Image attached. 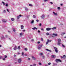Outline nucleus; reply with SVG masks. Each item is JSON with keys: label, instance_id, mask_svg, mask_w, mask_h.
Here are the masks:
<instances>
[{"label": "nucleus", "instance_id": "1", "mask_svg": "<svg viewBox=\"0 0 66 66\" xmlns=\"http://www.w3.org/2000/svg\"><path fill=\"white\" fill-rule=\"evenodd\" d=\"M58 45H61V39H59L58 40Z\"/></svg>", "mask_w": 66, "mask_h": 66}, {"label": "nucleus", "instance_id": "2", "mask_svg": "<svg viewBox=\"0 0 66 66\" xmlns=\"http://www.w3.org/2000/svg\"><path fill=\"white\" fill-rule=\"evenodd\" d=\"M52 40H49V39H47V41L46 43V45H47L48 43H49V42H51Z\"/></svg>", "mask_w": 66, "mask_h": 66}, {"label": "nucleus", "instance_id": "3", "mask_svg": "<svg viewBox=\"0 0 66 66\" xmlns=\"http://www.w3.org/2000/svg\"><path fill=\"white\" fill-rule=\"evenodd\" d=\"M22 60H21V59H18V62L20 64L21 63V61Z\"/></svg>", "mask_w": 66, "mask_h": 66}, {"label": "nucleus", "instance_id": "4", "mask_svg": "<svg viewBox=\"0 0 66 66\" xmlns=\"http://www.w3.org/2000/svg\"><path fill=\"white\" fill-rule=\"evenodd\" d=\"M55 61L56 63H58V61L60 62H61V61L60 59H56V60Z\"/></svg>", "mask_w": 66, "mask_h": 66}, {"label": "nucleus", "instance_id": "5", "mask_svg": "<svg viewBox=\"0 0 66 66\" xmlns=\"http://www.w3.org/2000/svg\"><path fill=\"white\" fill-rule=\"evenodd\" d=\"M54 49L55 50V52L56 53L58 52V51L57 50V48L56 47H54Z\"/></svg>", "mask_w": 66, "mask_h": 66}, {"label": "nucleus", "instance_id": "6", "mask_svg": "<svg viewBox=\"0 0 66 66\" xmlns=\"http://www.w3.org/2000/svg\"><path fill=\"white\" fill-rule=\"evenodd\" d=\"M21 15L20 14L19 15V16H17V19H19L20 18V17H21Z\"/></svg>", "mask_w": 66, "mask_h": 66}, {"label": "nucleus", "instance_id": "7", "mask_svg": "<svg viewBox=\"0 0 66 66\" xmlns=\"http://www.w3.org/2000/svg\"><path fill=\"white\" fill-rule=\"evenodd\" d=\"M45 14H43L42 16H41V18L42 19H44L45 18Z\"/></svg>", "mask_w": 66, "mask_h": 66}, {"label": "nucleus", "instance_id": "8", "mask_svg": "<svg viewBox=\"0 0 66 66\" xmlns=\"http://www.w3.org/2000/svg\"><path fill=\"white\" fill-rule=\"evenodd\" d=\"M51 28H46V31H50L51 30Z\"/></svg>", "mask_w": 66, "mask_h": 66}, {"label": "nucleus", "instance_id": "9", "mask_svg": "<svg viewBox=\"0 0 66 66\" xmlns=\"http://www.w3.org/2000/svg\"><path fill=\"white\" fill-rule=\"evenodd\" d=\"M32 58L33 60H34V61L36 60V59L35 57H34V56H32Z\"/></svg>", "mask_w": 66, "mask_h": 66}, {"label": "nucleus", "instance_id": "10", "mask_svg": "<svg viewBox=\"0 0 66 66\" xmlns=\"http://www.w3.org/2000/svg\"><path fill=\"white\" fill-rule=\"evenodd\" d=\"M2 21L3 22H6V20H5V19H3L2 20Z\"/></svg>", "mask_w": 66, "mask_h": 66}, {"label": "nucleus", "instance_id": "11", "mask_svg": "<svg viewBox=\"0 0 66 66\" xmlns=\"http://www.w3.org/2000/svg\"><path fill=\"white\" fill-rule=\"evenodd\" d=\"M25 10L26 12H27L28 11V9L27 7H25Z\"/></svg>", "mask_w": 66, "mask_h": 66}, {"label": "nucleus", "instance_id": "12", "mask_svg": "<svg viewBox=\"0 0 66 66\" xmlns=\"http://www.w3.org/2000/svg\"><path fill=\"white\" fill-rule=\"evenodd\" d=\"M53 13L54 15H55V16H57V14L56 13H55L54 12H53Z\"/></svg>", "mask_w": 66, "mask_h": 66}, {"label": "nucleus", "instance_id": "13", "mask_svg": "<svg viewBox=\"0 0 66 66\" xmlns=\"http://www.w3.org/2000/svg\"><path fill=\"white\" fill-rule=\"evenodd\" d=\"M51 57L52 58H53V59H54L55 57V56L53 55Z\"/></svg>", "mask_w": 66, "mask_h": 66}, {"label": "nucleus", "instance_id": "14", "mask_svg": "<svg viewBox=\"0 0 66 66\" xmlns=\"http://www.w3.org/2000/svg\"><path fill=\"white\" fill-rule=\"evenodd\" d=\"M1 38L2 39H4V37L3 36H1Z\"/></svg>", "mask_w": 66, "mask_h": 66}, {"label": "nucleus", "instance_id": "15", "mask_svg": "<svg viewBox=\"0 0 66 66\" xmlns=\"http://www.w3.org/2000/svg\"><path fill=\"white\" fill-rule=\"evenodd\" d=\"M21 29H23L24 28V27L23 26V25H21Z\"/></svg>", "mask_w": 66, "mask_h": 66}, {"label": "nucleus", "instance_id": "16", "mask_svg": "<svg viewBox=\"0 0 66 66\" xmlns=\"http://www.w3.org/2000/svg\"><path fill=\"white\" fill-rule=\"evenodd\" d=\"M46 51H49V52H52V51H51V50H48V49H46Z\"/></svg>", "mask_w": 66, "mask_h": 66}, {"label": "nucleus", "instance_id": "17", "mask_svg": "<svg viewBox=\"0 0 66 66\" xmlns=\"http://www.w3.org/2000/svg\"><path fill=\"white\" fill-rule=\"evenodd\" d=\"M53 35H54L55 36H57V34H53Z\"/></svg>", "mask_w": 66, "mask_h": 66}, {"label": "nucleus", "instance_id": "18", "mask_svg": "<svg viewBox=\"0 0 66 66\" xmlns=\"http://www.w3.org/2000/svg\"><path fill=\"white\" fill-rule=\"evenodd\" d=\"M32 30H37V28L34 27V28H32Z\"/></svg>", "mask_w": 66, "mask_h": 66}, {"label": "nucleus", "instance_id": "19", "mask_svg": "<svg viewBox=\"0 0 66 66\" xmlns=\"http://www.w3.org/2000/svg\"><path fill=\"white\" fill-rule=\"evenodd\" d=\"M56 27H53L51 28L52 30H55V29H56Z\"/></svg>", "mask_w": 66, "mask_h": 66}, {"label": "nucleus", "instance_id": "20", "mask_svg": "<svg viewBox=\"0 0 66 66\" xmlns=\"http://www.w3.org/2000/svg\"><path fill=\"white\" fill-rule=\"evenodd\" d=\"M17 49V46H15V47H14L13 48L14 50H15Z\"/></svg>", "mask_w": 66, "mask_h": 66}, {"label": "nucleus", "instance_id": "21", "mask_svg": "<svg viewBox=\"0 0 66 66\" xmlns=\"http://www.w3.org/2000/svg\"><path fill=\"white\" fill-rule=\"evenodd\" d=\"M64 34H65V33L63 32H62L61 33V35H64Z\"/></svg>", "mask_w": 66, "mask_h": 66}, {"label": "nucleus", "instance_id": "22", "mask_svg": "<svg viewBox=\"0 0 66 66\" xmlns=\"http://www.w3.org/2000/svg\"><path fill=\"white\" fill-rule=\"evenodd\" d=\"M63 59H65L66 58V55H64L63 56Z\"/></svg>", "mask_w": 66, "mask_h": 66}, {"label": "nucleus", "instance_id": "23", "mask_svg": "<svg viewBox=\"0 0 66 66\" xmlns=\"http://www.w3.org/2000/svg\"><path fill=\"white\" fill-rule=\"evenodd\" d=\"M34 20H32L31 22V23H34Z\"/></svg>", "mask_w": 66, "mask_h": 66}, {"label": "nucleus", "instance_id": "24", "mask_svg": "<svg viewBox=\"0 0 66 66\" xmlns=\"http://www.w3.org/2000/svg\"><path fill=\"white\" fill-rule=\"evenodd\" d=\"M40 55H43V53H41L39 54Z\"/></svg>", "mask_w": 66, "mask_h": 66}, {"label": "nucleus", "instance_id": "25", "mask_svg": "<svg viewBox=\"0 0 66 66\" xmlns=\"http://www.w3.org/2000/svg\"><path fill=\"white\" fill-rule=\"evenodd\" d=\"M42 46H43V45H40L39 46V47H40V48H42Z\"/></svg>", "mask_w": 66, "mask_h": 66}, {"label": "nucleus", "instance_id": "26", "mask_svg": "<svg viewBox=\"0 0 66 66\" xmlns=\"http://www.w3.org/2000/svg\"><path fill=\"white\" fill-rule=\"evenodd\" d=\"M14 20H15V19H14V18H12L11 19V20H12V21H14Z\"/></svg>", "mask_w": 66, "mask_h": 66}, {"label": "nucleus", "instance_id": "27", "mask_svg": "<svg viewBox=\"0 0 66 66\" xmlns=\"http://www.w3.org/2000/svg\"><path fill=\"white\" fill-rule=\"evenodd\" d=\"M2 3H3V5L4 6L5 5V3H4V2H2Z\"/></svg>", "mask_w": 66, "mask_h": 66}, {"label": "nucleus", "instance_id": "28", "mask_svg": "<svg viewBox=\"0 0 66 66\" xmlns=\"http://www.w3.org/2000/svg\"><path fill=\"white\" fill-rule=\"evenodd\" d=\"M38 64H39V65H42V64L40 62Z\"/></svg>", "mask_w": 66, "mask_h": 66}, {"label": "nucleus", "instance_id": "29", "mask_svg": "<svg viewBox=\"0 0 66 66\" xmlns=\"http://www.w3.org/2000/svg\"><path fill=\"white\" fill-rule=\"evenodd\" d=\"M38 49H39V50H40V47L39 46H38Z\"/></svg>", "mask_w": 66, "mask_h": 66}, {"label": "nucleus", "instance_id": "30", "mask_svg": "<svg viewBox=\"0 0 66 66\" xmlns=\"http://www.w3.org/2000/svg\"><path fill=\"white\" fill-rule=\"evenodd\" d=\"M46 35H50V34H49V33L47 32V33H46Z\"/></svg>", "mask_w": 66, "mask_h": 66}, {"label": "nucleus", "instance_id": "31", "mask_svg": "<svg viewBox=\"0 0 66 66\" xmlns=\"http://www.w3.org/2000/svg\"><path fill=\"white\" fill-rule=\"evenodd\" d=\"M7 56H6V55L4 56V57L5 58V59H6V58H7Z\"/></svg>", "mask_w": 66, "mask_h": 66}, {"label": "nucleus", "instance_id": "32", "mask_svg": "<svg viewBox=\"0 0 66 66\" xmlns=\"http://www.w3.org/2000/svg\"><path fill=\"white\" fill-rule=\"evenodd\" d=\"M33 18H36V16L35 15H34L33 16Z\"/></svg>", "mask_w": 66, "mask_h": 66}, {"label": "nucleus", "instance_id": "33", "mask_svg": "<svg viewBox=\"0 0 66 66\" xmlns=\"http://www.w3.org/2000/svg\"><path fill=\"white\" fill-rule=\"evenodd\" d=\"M41 40L42 41V42L44 41V39H43V38H41Z\"/></svg>", "mask_w": 66, "mask_h": 66}, {"label": "nucleus", "instance_id": "34", "mask_svg": "<svg viewBox=\"0 0 66 66\" xmlns=\"http://www.w3.org/2000/svg\"><path fill=\"white\" fill-rule=\"evenodd\" d=\"M3 13H6V11H5V10H4L3 11Z\"/></svg>", "mask_w": 66, "mask_h": 66}, {"label": "nucleus", "instance_id": "35", "mask_svg": "<svg viewBox=\"0 0 66 66\" xmlns=\"http://www.w3.org/2000/svg\"><path fill=\"white\" fill-rule=\"evenodd\" d=\"M48 65H51V62L49 63L48 64Z\"/></svg>", "mask_w": 66, "mask_h": 66}, {"label": "nucleus", "instance_id": "36", "mask_svg": "<svg viewBox=\"0 0 66 66\" xmlns=\"http://www.w3.org/2000/svg\"><path fill=\"white\" fill-rule=\"evenodd\" d=\"M29 5L30 6H32V5L31 4H29Z\"/></svg>", "mask_w": 66, "mask_h": 66}, {"label": "nucleus", "instance_id": "37", "mask_svg": "<svg viewBox=\"0 0 66 66\" xmlns=\"http://www.w3.org/2000/svg\"><path fill=\"white\" fill-rule=\"evenodd\" d=\"M2 58H3L2 56H0V59H2Z\"/></svg>", "mask_w": 66, "mask_h": 66}, {"label": "nucleus", "instance_id": "38", "mask_svg": "<svg viewBox=\"0 0 66 66\" xmlns=\"http://www.w3.org/2000/svg\"><path fill=\"white\" fill-rule=\"evenodd\" d=\"M5 6H6L7 7V6H8V4H6Z\"/></svg>", "mask_w": 66, "mask_h": 66}, {"label": "nucleus", "instance_id": "39", "mask_svg": "<svg viewBox=\"0 0 66 66\" xmlns=\"http://www.w3.org/2000/svg\"><path fill=\"white\" fill-rule=\"evenodd\" d=\"M24 50H26V51H27V50H28V49L27 48H25L24 49Z\"/></svg>", "mask_w": 66, "mask_h": 66}, {"label": "nucleus", "instance_id": "40", "mask_svg": "<svg viewBox=\"0 0 66 66\" xmlns=\"http://www.w3.org/2000/svg\"><path fill=\"white\" fill-rule=\"evenodd\" d=\"M62 47H63V48H65V46H64V45H63L62 44Z\"/></svg>", "mask_w": 66, "mask_h": 66}, {"label": "nucleus", "instance_id": "41", "mask_svg": "<svg viewBox=\"0 0 66 66\" xmlns=\"http://www.w3.org/2000/svg\"><path fill=\"white\" fill-rule=\"evenodd\" d=\"M13 31L14 32H15V29L14 28H13Z\"/></svg>", "mask_w": 66, "mask_h": 66}, {"label": "nucleus", "instance_id": "42", "mask_svg": "<svg viewBox=\"0 0 66 66\" xmlns=\"http://www.w3.org/2000/svg\"><path fill=\"white\" fill-rule=\"evenodd\" d=\"M18 48L19 50H20V46H18Z\"/></svg>", "mask_w": 66, "mask_h": 66}, {"label": "nucleus", "instance_id": "43", "mask_svg": "<svg viewBox=\"0 0 66 66\" xmlns=\"http://www.w3.org/2000/svg\"><path fill=\"white\" fill-rule=\"evenodd\" d=\"M24 54V53H23V52H22V55H23Z\"/></svg>", "mask_w": 66, "mask_h": 66}, {"label": "nucleus", "instance_id": "44", "mask_svg": "<svg viewBox=\"0 0 66 66\" xmlns=\"http://www.w3.org/2000/svg\"><path fill=\"white\" fill-rule=\"evenodd\" d=\"M42 58H43V59H45V56H42Z\"/></svg>", "mask_w": 66, "mask_h": 66}, {"label": "nucleus", "instance_id": "45", "mask_svg": "<svg viewBox=\"0 0 66 66\" xmlns=\"http://www.w3.org/2000/svg\"><path fill=\"white\" fill-rule=\"evenodd\" d=\"M30 60H31V59L30 58H28V60L29 61H30Z\"/></svg>", "mask_w": 66, "mask_h": 66}, {"label": "nucleus", "instance_id": "46", "mask_svg": "<svg viewBox=\"0 0 66 66\" xmlns=\"http://www.w3.org/2000/svg\"><path fill=\"white\" fill-rule=\"evenodd\" d=\"M44 2H46V1H48V0H44Z\"/></svg>", "mask_w": 66, "mask_h": 66}, {"label": "nucleus", "instance_id": "47", "mask_svg": "<svg viewBox=\"0 0 66 66\" xmlns=\"http://www.w3.org/2000/svg\"><path fill=\"white\" fill-rule=\"evenodd\" d=\"M7 12H10V11H9V10L8 9H7Z\"/></svg>", "mask_w": 66, "mask_h": 66}, {"label": "nucleus", "instance_id": "48", "mask_svg": "<svg viewBox=\"0 0 66 66\" xmlns=\"http://www.w3.org/2000/svg\"><path fill=\"white\" fill-rule=\"evenodd\" d=\"M57 9L58 10H60V7H58Z\"/></svg>", "mask_w": 66, "mask_h": 66}, {"label": "nucleus", "instance_id": "49", "mask_svg": "<svg viewBox=\"0 0 66 66\" xmlns=\"http://www.w3.org/2000/svg\"><path fill=\"white\" fill-rule=\"evenodd\" d=\"M41 30H42V31H44V29L43 28H42L41 29Z\"/></svg>", "mask_w": 66, "mask_h": 66}, {"label": "nucleus", "instance_id": "50", "mask_svg": "<svg viewBox=\"0 0 66 66\" xmlns=\"http://www.w3.org/2000/svg\"><path fill=\"white\" fill-rule=\"evenodd\" d=\"M33 65L34 66H36V64H34Z\"/></svg>", "mask_w": 66, "mask_h": 66}, {"label": "nucleus", "instance_id": "51", "mask_svg": "<svg viewBox=\"0 0 66 66\" xmlns=\"http://www.w3.org/2000/svg\"><path fill=\"white\" fill-rule=\"evenodd\" d=\"M36 21L37 22H38V21H39V20H36Z\"/></svg>", "mask_w": 66, "mask_h": 66}, {"label": "nucleus", "instance_id": "52", "mask_svg": "<svg viewBox=\"0 0 66 66\" xmlns=\"http://www.w3.org/2000/svg\"><path fill=\"white\" fill-rule=\"evenodd\" d=\"M54 65H57V64L56 63L54 64Z\"/></svg>", "mask_w": 66, "mask_h": 66}, {"label": "nucleus", "instance_id": "53", "mask_svg": "<svg viewBox=\"0 0 66 66\" xmlns=\"http://www.w3.org/2000/svg\"><path fill=\"white\" fill-rule=\"evenodd\" d=\"M3 59L4 61H5V58H3Z\"/></svg>", "mask_w": 66, "mask_h": 66}, {"label": "nucleus", "instance_id": "54", "mask_svg": "<svg viewBox=\"0 0 66 66\" xmlns=\"http://www.w3.org/2000/svg\"><path fill=\"white\" fill-rule=\"evenodd\" d=\"M38 32L39 33H40V31L38 30Z\"/></svg>", "mask_w": 66, "mask_h": 66}, {"label": "nucleus", "instance_id": "55", "mask_svg": "<svg viewBox=\"0 0 66 66\" xmlns=\"http://www.w3.org/2000/svg\"><path fill=\"white\" fill-rule=\"evenodd\" d=\"M22 33H20V36L22 35Z\"/></svg>", "mask_w": 66, "mask_h": 66}, {"label": "nucleus", "instance_id": "56", "mask_svg": "<svg viewBox=\"0 0 66 66\" xmlns=\"http://www.w3.org/2000/svg\"><path fill=\"white\" fill-rule=\"evenodd\" d=\"M37 43H38V44H39V43H40V42H37Z\"/></svg>", "mask_w": 66, "mask_h": 66}, {"label": "nucleus", "instance_id": "57", "mask_svg": "<svg viewBox=\"0 0 66 66\" xmlns=\"http://www.w3.org/2000/svg\"><path fill=\"white\" fill-rule=\"evenodd\" d=\"M50 3H51V4H53V3L51 2H50Z\"/></svg>", "mask_w": 66, "mask_h": 66}, {"label": "nucleus", "instance_id": "58", "mask_svg": "<svg viewBox=\"0 0 66 66\" xmlns=\"http://www.w3.org/2000/svg\"><path fill=\"white\" fill-rule=\"evenodd\" d=\"M42 26V24L40 23L39 24V26Z\"/></svg>", "mask_w": 66, "mask_h": 66}, {"label": "nucleus", "instance_id": "59", "mask_svg": "<svg viewBox=\"0 0 66 66\" xmlns=\"http://www.w3.org/2000/svg\"><path fill=\"white\" fill-rule=\"evenodd\" d=\"M14 57H15L16 56V55L15 54H14Z\"/></svg>", "mask_w": 66, "mask_h": 66}, {"label": "nucleus", "instance_id": "60", "mask_svg": "<svg viewBox=\"0 0 66 66\" xmlns=\"http://www.w3.org/2000/svg\"><path fill=\"white\" fill-rule=\"evenodd\" d=\"M47 17H49V15H47Z\"/></svg>", "mask_w": 66, "mask_h": 66}, {"label": "nucleus", "instance_id": "61", "mask_svg": "<svg viewBox=\"0 0 66 66\" xmlns=\"http://www.w3.org/2000/svg\"><path fill=\"white\" fill-rule=\"evenodd\" d=\"M34 40L33 39L31 40V41H32L33 42V41H34Z\"/></svg>", "mask_w": 66, "mask_h": 66}, {"label": "nucleus", "instance_id": "62", "mask_svg": "<svg viewBox=\"0 0 66 66\" xmlns=\"http://www.w3.org/2000/svg\"><path fill=\"white\" fill-rule=\"evenodd\" d=\"M61 6H62V5H63V4H61Z\"/></svg>", "mask_w": 66, "mask_h": 66}, {"label": "nucleus", "instance_id": "63", "mask_svg": "<svg viewBox=\"0 0 66 66\" xmlns=\"http://www.w3.org/2000/svg\"><path fill=\"white\" fill-rule=\"evenodd\" d=\"M8 32H9V33H10V32H11V31H8Z\"/></svg>", "mask_w": 66, "mask_h": 66}, {"label": "nucleus", "instance_id": "64", "mask_svg": "<svg viewBox=\"0 0 66 66\" xmlns=\"http://www.w3.org/2000/svg\"><path fill=\"white\" fill-rule=\"evenodd\" d=\"M54 36V35L52 36V37H54V36Z\"/></svg>", "mask_w": 66, "mask_h": 66}]
</instances>
